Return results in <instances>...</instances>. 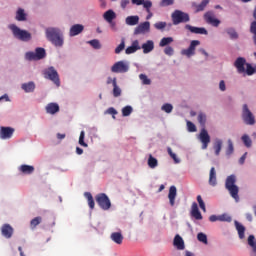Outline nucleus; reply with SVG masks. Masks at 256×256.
Listing matches in <instances>:
<instances>
[{
	"label": "nucleus",
	"instance_id": "1",
	"mask_svg": "<svg viewBox=\"0 0 256 256\" xmlns=\"http://www.w3.org/2000/svg\"><path fill=\"white\" fill-rule=\"evenodd\" d=\"M198 123L202 127L198 139L202 143V149H207L209 147V143H211V136H209V132L205 129V125L207 123L206 113L199 112Z\"/></svg>",
	"mask_w": 256,
	"mask_h": 256
},
{
	"label": "nucleus",
	"instance_id": "2",
	"mask_svg": "<svg viewBox=\"0 0 256 256\" xmlns=\"http://www.w3.org/2000/svg\"><path fill=\"white\" fill-rule=\"evenodd\" d=\"M46 38L51 42L55 47H63V33L59 28H47L46 29Z\"/></svg>",
	"mask_w": 256,
	"mask_h": 256
},
{
	"label": "nucleus",
	"instance_id": "3",
	"mask_svg": "<svg viewBox=\"0 0 256 256\" xmlns=\"http://www.w3.org/2000/svg\"><path fill=\"white\" fill-rule=\"evenodd\" d=\"M237 183V177L235 175H230L226 178L225 188L229 191L231 197L239 202V187L235 185Z\"/></svg>",
	"mask_w": 256,
	"mask_h": 256
},
{
	"label": "nucleus",
	"instance_id": "4",
	"mask_svg": "<svg viewBox=\"0 0 256 256\" xmlns=\"http://www.w3.org/2000/svg\"><path fill=\"white\" fill-rule=\"evenodd\" d=\"M9 29L12 31L13 36L15 39H19V41H31V33L27 30H21L17 25L11 24L9 25Z\"/></svg>",
	"mask_w": 256,
	"mask_h": 256
},
{
	"label": "nucleus",
	"instance_id": "5",
	"mask_svg": "<svg viewBox=\"0 0 256 256\" xmlns=\"http://www.w3.org/2000/svg\"><path fill=\"white\" fill-rule=\"evenodd\" d=\"M43 75H44L45 79H49L57 87H59L61 85V80L59 79V73L57 72V70H55V67L50 66V67L46 68L43 71Z\"/></svg>",
	"mask_w": 256,
	"mask_h": 256
},
{
	"label": "nucleus",
	"instance_id": "6",
	"mask_svg": "<svg viewBox=\"0 0 256 256\" xmlns=\"http://www.w3.org/2000/svg\"><path fill=\"white\" fill-rule=\"evenodd\" d=\"M96 203L100 207V209H103V211H109L111 209V200L109 199V196L105 193H100L96 195L95 197Z\"/></svg>",
	"mask_w": 256,
	"mask_h": 256
},
{
	"label": "nucleus",
	"instance_id": "7",
	"mask_svg": "<svg viewBox=\"0 0 256 256\" xmlns=\"http://www.w3.org/2000/svg\"><path fill=\"white\" fill-rule=\"evenodd\" d=\"M189 21H190L189 14L181 10H175L172 13L173 25H179V23H189Z\"/></svg>",
	"mask_w": 256,
	"mask_h": 256
},
{
	"label": "nucleus",
	"instance_id": "8",
	"mask_svg": "<svg viewBox=\"0 0 256 256\" xmlns=\"http://www.w3.org/2000/svg\"><path fill=\"white\" fill-rule=\"evenodd\" d=\"M242 120L245 125H255V115L249 110L247 104H244L242 107Z\"/></svg>",
	"mask_w": 256,
	"mask_h": 256
},
{
	"label": "nucleus",
	"instance_id": "9",
	"mask_svg": "<svg viewBox=\"0 0 256 256\" xmlns=\"http://www.w3.org/2000/svg\"><path fill=\"white\" fill-rule=\"evenodd\" d=\"M149 31H151V23L149 21L142 22L134 29V35H145Z\"/></svg>",
	"mask_w": 256,
	"mask_h": 256
},
{
	"label": "nucleus",
	"instance_id": "10",
	"mask_svg": "<svg viewBox=\"0 0 256 256\" xmlns=\"http://www.w3.org/2000/svg\"><path fill=\"white\" fill-rule=\"evenodd\" d=\"M204 20L208 25H212V27H217L221 25V20L215 18V13L213 11H208L204 14Z\"/></svg>",
	"mask_w": 256,
	"mask_h": 256
},
{
	"label": "nucleus",
	"instance_id": "11",
	"mask_svg": "<svg viewBox=\"0 0 256 256\" xmlns=\"http://www.w3.org/2000/svg\"><path fill=\"white\" fill-rule=\"evenodd\" d=\"M111 71L112 73H127L129 71V67L125 62L118 61L111 67Z\"/></svg>",
	"mask_w": 256,
	"mask_h": 256
},
{
	"label": "nucleus",
	"instance_id": "12",
	"mask_svg": "<svg viewBox=\"0 0 256 256\" xmlns=\"http://www.w3.org/2000/svg\"><path fill=\"white\" fill-rule=\"evenodd\" d=\"M197 45H201L199 40H192L190 46L187 49L182 50V55H186V57H193L195 55V47Z\"/></svg>",
	"mask_w": 256,
	"mask_h": 256
},
{
	"label": "nucleus",
	"instance_id": "13",
	"mask_svg": "<svg viewBox=\"0 0 256 256\" xmlns=\"http://www.w3.org/2000/svg\"><path fill=\"white\" fill-rule=\"evenodd\" d=\"M15 133V129L11 127H0V139H11L13 137V134Z\"/></svg>",
	"mask_w": 256,
	"mask_h": 256
},
{
	"label": "nucleus",
	"instance_id": "14",
	"mask_svg": "<svg viewBox=\"0 0 256 256\" xmlns=\"http://www.w3.org/2000/svg\"><path fill=\"white\" fill-rule=\"evenodd\" d=\"M185 29H187L188 31H190V33H195V35H208V31L207 29L201 27H195V26H191L189 24H187L185 26Z\"/></svg>",
	"mask_w": 256,
	"mask_h": 256
},
{
	"label": "nucleus",
	"instance_id": "15",
	"mask_svg": "<svg viewBox=\"0 0 256 256\" xmlns=\"http://www.w3.org/2000/svg\"><path fill=\"white\" fill-rule=\"evenodd\" d=\"M14 229L9 224H4L1 227V234L5 239H11L13 237Z\"/></svg>",
	"mask_w": 256,
	"mask_h": 256
},
{
	"label": "nucleus",
	"instance_id": "16",
	"mask_svg": "<svg viewBox=\"0 0 256 256\" xmlns=\"http://www.w3.org/2000/svg\"><path fill=\"white\" fill-rule=\"evenodd\" d=\"M245 65H247V60L243 57H239L234 62V66L236 67L238 73H245Z\"/></svg>",
	"mask_w": 256,
	"mask_h": 256
},
{
	"label": "nucleus",
	"instance_id": "17",
	"mask_svg": "<svg viewBox=\"0 0 256 256\" xmlns=\"http://www.w3.org/2000/svg\"><path fill=\"white\" fill-rule=\"evenodd\" d=\"M45 111L48 115H55L60 111L59 104L55 102L48 103L45 107Z\"/></svg>",
	"mask_w": 256,
	"mask_h": 256
},
{
	"label": "nucleus",
	"instance_id": "18",
	"mask_svg": "<svg viewBox=\"0 0 256 256\" xmlns=\"http://www.w3.org/2000/svg\"><path fill=\"white\" fill-rule=\"evenodd\" d=\"M173 245L178 249V251H183L185 249V241L181 237V235L176 234L173 240Z\"/></svg>",
	"mask_w": 256,
	"mask_h": 256
},
{
	"label": "nucleus",
	"instance_id": "19",
	"mask_svg": "<svg viewBox=\"0 0 256 256\" xmlns=\"http://www.w3.org/2000/svg\"><path fill=\"white\" fill-rule=\"evenodd\" d=\"M191 216L197 221H201V219H203V215H201V211H199V206L196 204V202L192 203Z\"/></svg>",
	"mask_w": 256,
	"mask_h": 256
},
{
	"label": "nucleus",
	"instance_id": "20",
	"mask_svg": "<svg viewBox=\"0 0 256 256\" xmlns=\"http://www.w3.org/2000/svg\"><path fill=\"white\" fill-rule=\"evenodd\" d=\"M210 0H202L200 4L192 3V7L194 9V13H201V11H205V7L209 5Z\"/></svg>",
	"mask_w": 256,
	"mask_h": 256
},
{
	"label": "nucleus",
	"instance_id": "21",
	"mask_svg": "<svg viewBox=\"0 0 256 256\" xmlns=\"http://www.w3.org/2000/svg\"><path fill=\"white\" fill-rule=\"evenodd\" d=\"M84 29H85V27L83 25L75 24L70 28L69 35H70V37H75V36L79 35L80 33H83Z\"/></svg>",
	"mask_w": 256,
	"mask_h": 256
},
{
	"label": "nucleus",
	"instance_id": "22",
	"mask_svg": "<svg viewBox=\"0 0 256 256\" xmlns=\"http://www.w3.org/2000/svg\"><path fill=\"white\" fill-rule=\"evenodd\" d=\"M139 49H141V46H139V40H134L132 45L126 48L125 53L126 55H131L133 53H137Z\"/></svg>",
	"mask_w": 256,
	"mask_h": 256
},
{
	"label": "nucleus",
	"instance_id": "23",
	"mask_svg": "<svg viewBox=\"0 0 256 256\" xmlns=\"http://www.w3.org/2000/svg\"><path fill=\"white\" fill-rule=\"evenodd\" d=\"M19 172L23 173V175H33V173H35V167L23 164L19 167Z\"/></svg>",
	"mask_w": 256,
	"mask_h": 256
},
{
	"label": "nucleus",
	"instance_id": "24",
	"mask_svg": "<svg viewBox=\"0 0 256 256\" xmlns=\"http://www.w3.org/2000/svg\"><path fill=\"white\" fill-rule=\"evenodd\" d=\"M177 197V187L171 186L169 188V194H168V199L170 201L171 207H175V199Z\"/></svg>",
	"mask_w": 256,
	"mask_h": 256
},
{
	"label": "nucleus",
	"instance_id": "25",
	"mask_svg": "<svg viewBox=\"0 0 256 256\" xmlns=\"http://www.w3.org/2000/svg\"><path fill=\"white\" fill-rule=\"evenodd\" d=\"M141 49H143L144 54L151 53L155 49V43L152 40H148L142 44Z\"/></svg>",
	"mask_w": 256,
	"mask_h": 256
},
{
	"label": "nucleus",
	"instance_id": "26",
	"mask_svg": "<svg viewBox=\"0 0 256 256\" xmlns=\"http://www.w3.org/2000/svg\"><path fill=\"white\" fill-rule=\"evenodd\" d=\"M110 239L116 243V245H122L123 244V234L121 232H113L110 235Z\"/></svg>",
	"mask_w": 256,
	"mask_h": 256
},
{
	"label": "nucleus",
	"instance_id": "27",
	"mask_svg": "<svg viewBox=\"0 0 256 256\" xmlns=\"http://www.w3.org/2000/svg\"><path fill=\"white\" fill-rule=\"evenodd\" d=\"M209 185H211L212 187H215L217 185V172L215 171V167H212L210 169Z\"/></svg>",
	"mask_w": 256,
	"mask_h": 256
},
{
	"label": "nucleus",
	"instance_id": "28",
	"mask_svg": "<svg viewBox=\"0 0 256 256\" xmlns=\"http://www.w3.org/2000/svg\"><path fill=\"white\" fill-rule=\"evenodd\" d=\"M236 231H238L239 239H245V226H243L238 221H235Z\"/></svg>",
	"mask_w": 256,
	"mask_h": 256
},
{
	"label": "nucleus",
	"instance_id": "29",
	"mask_svg": "<svg viewBox=\"0 0 256 256\" xmlns=\"http://www.w3.org/2000/svg\"><path fill=\"white\" fill-rule=\"evenodd\" d=\"M15 19L16 21H27V13L23 8H18Z\"/></svg>",
	"mask_w": 256,
	"mask_h": 256
},
{
	"label": "nucleus",
	"instance_id": "30",
	"mask_svg": "<svg viewBox=\"0 0 256 256\" xmlns=\"http://www.w3.org/2000/svg\"><path fill=\"white\" fill-rule=\"evenodd\" d=\"M21 89H23L25 93H33V91H35V82L24 83L22 84Z\"/></svg>",
	"mask_w": 256,
	"mask_h": 256
},
{
	"label": "nucleus",
	"instance_id": "31",
	"mask_svg": "<svg viewBox=\"0 0 256 256\" xmlns=\"http://www.w3.org/2000/svg\"><path fill=\"white\" fill-rule=\"evenodd\" d=\"M223 148V140L216 139L213 145V149L215 151V155L219 156L221 153V149Z\"/></svg>",
	"mask_w": 256,
	"mask_h": 256
},
{
	"label": "nucleus",
	"instance_id": "32",
	"mask_svg": "<svg viewBox=\"0 0 256 256\" xmlns=\"http://www.w3.org/2000/svg\"><path fill=\"white\" fill-rule=\"evenodd\" d=\"M125 21L126 25H130L131 27L139 25V16H128Z\"/></svg>",
	"mask_w": 256,
	"mask_h": 256
},
{
	"label": "nucleus",
	"instance_id": "33",
	"mask_svg": "<svg viewBox=\"0 0 256 256\" xmlns=\"http://www.w3.org/2000/svg\"><path fill=\"white\" fill-rule=\"evenodd\" d=\"M105 21H107V23H111V21H113V19H116L117 14H115V12L113 10H108L104 13L103 15Z\"/></svg>",
	"mask_w": 256,
	"mask_h": 256
},
{
	"label": "nucleus",
	"instance_id": "34",
	"mask_svg": "<svg viewBox=\"0 0 256 256\" xmlns=\"http://www.w3.org/2000/svg\"><path fill=\"white\" fill-rule=\"evenodd\" d=\"M248 245L251 247L253 255L256 256V240L254 235L248 237Z\"/></svg>",
	"mask_w": 256,
	"mask_h": 256
},
{
	"label": "nucleus",
	"instance_id": "35",
	"mask_svg": "<svg viewBox=\"0 0 256 256\" xmlns=\"http://www.w3.org/2000/svg\"><path fill=\"white\" fill-rule=\"evenodd\" d=\"M35 55L38 61H41V59H45V56L47 55V53L45 52V48H36Z\"/></svg>",
	"mask_w": 256,
	"mask_h": 256
},
{
	"label": "nucleus",
	"instance_id": "36",
	"mask_svg": "<svg viewBox=\"0 0 256 256\" xmlns=\"http://www.w3.org/2000/svg\"><path fill=\"white\" fill-rule=\"evenodd\" d=\"M157 165H159V161H157V158L150 154L148 158V167H150V169H155Z\"/></svg>",
	"mask_w": 256,
	"mask_h": 256
},
{
	"label": "nucleus",
	"instance_id": "37",
	"mask_svg": "<svg viewBox=\"0 0 256 256\" xmlns=\"http://www.w3.org/2000/svg\"><path fill=\"white\" fill-rule=\"evenodd\" d=\"M84 195L88 201L90 209H95V200L93 199V195L91 194V192H86Z\"/></svg>",
	"mask_w": 256,
	"mask_h": 256
},
{
	"label": "nucleus",
	"instance_id": "38",
	"mask_svg": "<svg viewBox=\"0 0 256 256\" xmlns=\"http://www.w3.org/2000/svg\"><path fill=\"white\" fill-rule=\"evenodd\" d=\"M113 96L114 97H121V88L117 86V78H114L113 80Z\"/></svg>",
	"mask_w": 256,
	"mask_h": 256
},
{
	"label": "nucleus",
	"instance_id": "39",
	"mask_svg": "<svg viewBox=\"0 0 256 256\" xmlns=\"http://www.w3.org/2000/svg\"><path fill=\"white\" fill-rule=\"evenodd\" d=\"M43 221V218L40 216L35 217L30 221V228L35 229L37 225H41V222Z\"/></svg>",
	"mask_w": 256,
	"mask_h": 256
},
{
	"label": "nucleus",
	"instance_id": "40",
	"mask_svg": "<svg viewBox=\"0 0 256 256\" xmlns=\"http://www.w3.org/2000/svg\"><path fill=\"white\" fill-rule=\"evenodd\" d=\"M171 43H173V37H164L161 39L159 47H167V45H171Z\"/></svg>",
	"mask_w": 256,
	"mask_h": 256
},
{
	"label": "nucleus",
	"instance_id": "41",
	"mask_svg": "<svg viewBox=\"0 0 256 256\" xmlns=\"http://www.w3.org/2000/svg\"><path fill=\"white\" fill-rule=\"evenodd\" d=\"M226 33L229 35L230 39H239V34L234 28H227Z\"/></svg>",
	"mask_w": 256,
	"mask_h": 256
},
{
	"label": "nucleus",
	"instance_id": "42",
	"mask_svg": "<svg viewBox=\"0 0 256 256\" xmlns=\"http://www.w3.org/2000/svg\"><path fill=\"white\" fill-rule=\"evenodd\" d=\"M241 140L243 141L245 147H251L253 145V141H251V138L249 137V135L247 134H244L242 137H241Z\"/></svg>",
	"mask_w": 256,
	"mask_h": 256
},
{
	"label": "nucleus",
	"instance_id": "43",
	"mask_svg": "<svg viewBox=\"0 0 256 256\" xmlns=\"http://www.w3.org/2000/svg\"><path fill=\"white\" fill-rule=\"evenodd\" d=\"M256 73V66L253 67L250 63H246V75H255Z\"/></svg>",
	"mask_w": 256,
	"mask_h": 256
},
{
	"label": "nucleus",
	"instance_id": "44",
	"mask_svg": "<svg viewBox=\"0 0 256 256\" xmlns=\"http://www.w3.org/2000/svg\"><path fill=\"white\" fill-rule=\"evenodd\" d=\"M228 147L226 149V155H233V152L235 151V148L233 146V141L231 139H228L227 141Z\"/></svg>",
	"mask_w": 256,
	"mask_h": 256
},
{
	"label": "nucleus",
	"instance_id": "45",
	"mask_svg": "<svg viewBox=\"0 0 256 256\" xmlns=\"http://www.w3.org/2000/svg\"><path fill=\"white\" fill-rule=\"evenodd\" d=\"M197 239L198 241H200V243H204V245H207V243H209L207 241V234L200 232L197 234Z\"/></svg>",
	"mask_w": 256,
	"mask_h": 256
},
{
	"label": "nucleus",
	"instance_id": "46",
	"mask_svg": "<svg viewBox=\"0 0 256 256\" xmlns=\"http://www.w3.org/2000/svg\"><path fill=\"white\" fill-rule=\"evenodd\" d=\"M88 43L93 49H101V42L98 39L90 40Z\"/></svg>",
	"mask_w": 256,
	"mask_h": 256
},
{
	"label": "nucleus",
	"instance_id": "47",
	"mask_svg": "<svg viewBox=\"0 0 256 256\" xmlns=\"http://www.w3.org/2000/svg\"><path fill=\"white\" fill-rule=\"evenodd\" d=\"M124 49H125V38H122L121 43L115 49L116 55H119V53H121V51H123Z\"/></svg>",
	"mask_w": 256,
	"mask_h": 256
},
{
	"label": "nucleus",
	"instance_id": "48",
	"mask_svg": "<svg viewBox=\"0 0 256 256\" xmlns=\"http://www.w3.org/2000/svg\"><path fill=\"white\" fill-rule=\"evenodd\" d=\"M131 113H133V108L131 106H126L122 109L123 117H129Z\"/></svg>",
	"mask_w": 256,
	"mask_h": 256
},
{
	"label": "nucleus",
	"instance_id": "49",
	"mask_svg": "<svg viewBox=\"0 0 256 256\" xmlns=\"http://www.w3.org/2000/svg\"><path fill=\"white\" fill-rule=\"evenodd\" d=\"M142 5L146 9L147 13L151 12V7H153V3L151 2V0H144Z\"/></svg>",
	"mask_w": 256,
	"mask_h": 256
},
{
	"label": "nucleus",
	"instance_id": "50",
	"mask_svg": "<svg viewBox=\"0 0 256 256\" xmlns=\"http://www.w3.org/2000/svg\"><path fill=\"white\" fill-rule=\"evenodd\" d=\"M161 109H162V111H164V113H172L173 105H171L170 103H166V104L162 105Z\"/></svg>",
	"mask_w": 256,
	"mask_h": 256
},
{
	"label": "nucleus",
	"instance_id": "51",
	"mask_svg": "<svg viewBox=\"0 0 256 256\" xmlns=\"http://www.w3.org/2000/svg\"><path fill=\"white\" fill-rule=\"evenodd\" d=\"M219 221L231 223V221H233V219L231 218V216H229V214H222V215H219Z\"/></svg>",
	"mask_w": 256,
	"mask_h": 256
},
{
	"label": "nucleus",
	"instance_id": "52",
	"mask_svg": "<svg viewBox=\"0 0 256 256\" xmlns=\"http://www.w3.org/2000/svg\"><path fill=\"white\" fill-rule=\"evenodd\" d=\"M139 79L142 81L143 85H151V79H148L147 75L140 74Z\"/></svg>",
	"mask_w": 256,
	"mask_h": 256
},
{
	"label": "nucleus",
	"instance_id": "53",
	"mask_svg": "<svg viewBox=\"0 0 256 256\" xmlns=\"http://www.w3.org/2000/svg\"><path fill=\"white\" fill-rule=\"evenodd\" d=\"M79 145H81L82 147H88L87 143H85V131H81L80 133Z\"/></svg>",
	"mask_w": 256,
	"mask_h": 256
},
{
	"label": "nucleus",
	"instance_id": "54",
	"mask_svg": "<svg viewBox=\"0 0 256 256\" xmlns=\"http://www.w3.org/2000/svg\"><path fill=\"white\" fill-rule=\"evenodd\" d=\"M175 3V0H161L159 5L160 7H169Z\"/></svg>",
	"mask_w": 256,
	"mask_h": 256
},
{
	"label": "nucleus",
	"instance_id": "55",
	"mask_svg": "<svg viewBox=\"0 0 256 256\" xmlns=\"http://www.w3.org/2000/svg\"><path fill=\"white\" fill-rule=\"evenodd\" d=\"M26 59L28 61H38L35 52H27L26 53Z\"/></svg>",
	"mask_w": 256,
	"mask_h": 256
},
{
	"label": "nucleus",
	"instance_id": "56",
	"mask_svg": "<svg viewBox=\"0 0 256 256\" xmlns=\"http://www.w3.org/2000/svg\"><path fill=\"white\" fill-rule=\"evenodd\" d=\"M187 128L190 133H195V131H197V126H195L191 121H187Z\"/></svg>",
	"mask_w": 256,
	"mask_h": 256
},
{
	"label": "nucleus",
	"instance_id": "57",
	"mask_svg": "<svg viewBox=\"0 0 256 256\" xmlns=\"http://www.w3.org/2000/svg\"><path fill=\"white\" fill-rule=\"evenodd\" d=\"M167 151L170 157L175 161V163H179V160L177 159V154L173 153V150L171 149V147H168Z\"/></svg>",
	"mask_w": 256,
	"mask_h": 256
},
{
	"label": "nucleus",
	"instance_id": "58",
	"mask_svg": "<svg viewBox=\"0 0 256 256\" xmlns=\"http://www.w3.org/2000/svg\"><path fill=\"white\" fill-rule=\"evenodd\" d=\"M155 29H158L159 31H161V29H165L167 27V23L166 22H157L154 24Z\"/></svg>",
	"mask_w": 256,
	"mask_h": 256
},
{
	"label": "nucleus",
	"instance_id": "59",
	"mask_svg": "<svg viewBox=\"0 0 256 256\" xmlns=\"http://www.w3.org/2000/svg\"><path fill=\"white\" fill-rule=\"evenodd\" d=\"M164 53H165V55H168L169 57H171L173 55V53H175V50L173 49V47L167 46L164 49Z\"/></svg>",
	"mask_w": 256,
	"mask_h": 256
},
{
	"label": "nucleus",
	"instance_id": "60",
	"mask_svg": "<svg viewBox=\"0 0 256 256\" xmlns=\"http://www.w3.org/2000/svg\"><path fill=\"white\" fill-rule=\"evenodd\" d=\"M107 113L109 115H113V119H115V115H117V110L113 107H110V108L107 109Z\"/></svg>",
	"mask_w": 256,
	"mask_h": 256
},
{
	"label": "nucleus",
	"instance_id": "61",
	"mask_svg": "<svg viewBox=\"0 0 256 256\" xmlns=\"http://www.w3.org/2000/svg\"><path fill=\"white\" fill-rule=\"evenodd\" d=\"M219 89L220 91H226L227 90V87L225 85V81L224 80H221L220 83H219Z\"/></svg>",
	"mask_w": 256,
	"mask_h": 256
},
{
	"label": "nucleus",
	"instance_id": "62",
	"mask_svg": "<svg viewBox=\"0 0 256 256\" xmlns=\"http://www.w3.org/2000/svg\"><path fill=\"white\" fill-rule=\"evenodd\" d=\"M247 159V152L244 153L241 158L239 159V164L243 165L245 163V160Z\"/></svg>",
	"mask_w": 256,
	"mask_h": 256
},
{
	"label": "nucleus",
	"instance_id": "63",
	"mask_svg": "<svg viewBox=\"0 0 256 256\" xmlns=\"http://www.w3.org/2000/svg\"><path fill=\"white\" fill-rule=\"evenodd\" d=\"M209 221H211V223H215V221H219V216L217 215H211L209 217Z\"/></svg>",
	"mask_w": 256,
	"mask_h": 256
},
{
	"label": "nucleus",
	"instance_id": "64",
	"mask_svg": "<svg viewBox=\"0 0 256 256\" xmlns=\"http://www.w3.org/2000/svg\"><path fill=\"white\" fill-rule=\"evenodd\" d=\"M112 31H117V23H115L113 20L111 22H108Z\"/></svg>",
	"mask_w": 256,
	"mask_h": 256
}]
</instances>
